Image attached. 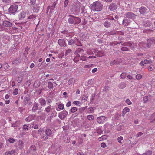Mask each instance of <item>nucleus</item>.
Masks as SVG:
<instances>
[{
	"instance_id": "f257e3e1",
	"label": "nucleus",
	"mask_w": 155,
	"mask_h": 155,
	"mask_svg": "<svg viewBox=\"0 0 155 155\" xmlns=\"http://www.w3.org/2000/svg\"><path fill=\"white\" fill-rule=\"evenodd\" d=\"M91 9L94 11H100L103 7V5L99 1H96L94 2L90 5Z\"/></svg>"
},
{
	"instance_id": "f03ea898",
	"label": "nucleus",
	"mask_w": 155,
	"mask_h": 155,
	"mask_svg": "<svg viewBox=\"0 0 155 155\" xmlns=\"http://www.w3.org/2000/svg\"><path fill=\"white\" fill-rule=\"evenodd\" d=\"M81 3L79 2H77L74 3L72 5V7L71 9V11L74 14H75L77 12H79L80 10V6Z\"/></svg>"
},
{
	"instance_id": "7ed1b4c3",
	"label": "nucleus",
	"mask_w": 155,
	"mask_h": 155,
	"mask_svg": "<svg viewBox=\"0 0 155 155\" xmlns=\"http://www.w3.org/2000/svg\"><path fill=\"white\" fill-rule=\"evenodd\" d=\"M18 8V5L14 4L11 5L9 8V12L12 14H15L17 11Z\"/></svg>"
},
{
	"instance_id": "20e7f679",
	"label": "nucleus",
	"mask_w": 155,
	"mask_h": 155,
	"mask_svg": "<svg viewBox=\"0 0 155 155\" xmlns=\"http://www.w3.org/2000/svg\"><path fill=\"white\" fill-rule=\"evenodd\" d=\"M107 118L103 116H99L97 117V122L101 124L104 123L105 121H107Z\"/></svg>"
},
{
	"instance_id": "39448f33",
	"label": "nucleus",
	"mask_w": 155,
	"mask_h": 155,
	"mask_svg": "<svg viewBox=\"0 0 155 155\" xmlns=\"http://www.w3.org/2000/svg\"><path fill=\"white\" fill-rule=\"evenodd\" d=\"M68 113L66 110H64L59 113L58 114L59 117L61 120L64 119L68 115Z\"/></svg>"
},
{
	"instance_id": "423d86ee",
	"label": "nucleus",
	"mask_w": 155,
	"mask_h": 155,
	"mask_svg": "<svg viewBox=\"0 0 155 155\" xmlns=\"http://www.w3.org/2000/svg\"><path fill=\"white\" fill-rule=\"evenodd\" d=\"M24 142L21 140H19L15 143V147L20 149H22L24 147Z\"/></svg>"
},
{
	"instance_id": "0eeeda50",
	"label": "nucleus",
	"mask_w": 155,
	"mask_h": 155,
	"mask_svg": "<svg viewBox=\"0 0 155 155\" xmlns=\"http://www.w3.org/2000/svg\"><path fill=\"white\" fill-rule=\"evenodd\" d=\"M126 17L129 18H130L132 19H134L136 18V15L133 13L128 12L125 14Z\"/></svg>"
},
{
	"instance_id": "6e6552de",
	"label": "nucleus",
	"mask_w": 155,
	"mask_h": 155,
	"mask_svg": "<svg viewBox=\"0 0 155 155\" xmlns=\"http://www.w3.org/2000/svg\"><path fill=\"white\" fill-rule=\"evenodd\" d=\"M45 133L47 136H44L41 138V139H43V140H44L45 139H48V136H50L51 134V131L50 129H46L45 130Z\"/></svg>"
},
{
	"instance_id": "1a4fd4ad",
	"label": "nucleus",
	"mask_w": 155,
	"mask_h": 155,
	"mask_svg": "<svg viewBox=\"0 0 155 155\" xmlns=\"http://www.w3.org/2000/svg\"><path fill=\"white\" fill-rule=\"evenodd\" d=\"M74 54H86L85 52H84V50L83 49L79 48H78L75 51Z\"/></svg>"
},
{
	"instance_id": "9d476101",
	"label": "nucleus",
	"mask_w": 155,
	"mask_h": 155,
	"mask_svg": "<svg viewBox=\"0 0 155 155\" xmlns=\"http://www.w3.org/2000/svg\"><path fill=\"white\" fill-rule=\"evenodd\" d=\"M36 150V147L34 145H32L31 146L29 149V150L28 151V153H31L32 154L33 153V152L35 151Z\"/></svg>"
},
{
	"instance_id": "9b49d317",
	"label": "nucleus",
	"mask_w": 155,
	"mask_h": 155,
	"mask_svg": "<svg viewBox=\"0 0 155 155\" xmlns=\"http://www.w3.org/2000/svg\"><path fill=\"white\" fill-rule=\"evenodd\" d=\"M117 7L115 3H112L110 5L109 7V9L111 11H114L116 9Z\"/></svg>"
},
{
	"instance_id": "f8f14e48",
	"label": "nucleus",
	"mask_w": 155,
	"mask_h": 155,
	"mask_svg": "<svg viewBox=\"0 0 155 155\" xmlns=\"http://www.w3.org/2000/svg\"><path fill=\"white\" fill-rule=\"evenodd\" d=\"M3 25L6 27H10L12 26V24L10 22L6 21H4Z\"/></svg>"
},
{
	"instance_id": "ddd939ff",
	"label": "nucleus",
	"mask_w": 155,
	"mask_h": 155,
	"mask_svg": "<svg viewBox=\"0 0 155 155\" xmlns=\"http://www.w3.org/2000/svg\"><path fill=\"white\" fill-rule=\"evenodd\" d=\"M147 41L149 43L147 44V46L149 48L150 47L151 43L155 44V39L153 38L149 39L147 40Z\"/></svg>"
},
{
	"instance_id": "4468645a",
	"label": "nucleus",
	"mask_w": 155,
	"mask_h": 155,
	"mask_svg": "<svg viewBox=\"0 0 155 155\" xmlns=\"http://www.w3.org/2000/svg\"><path fill=\"white\" fill-rule=\"evenodd\" d=\"M58 42L59 45L61 47L64 46H66V43L65 41L63 39H59L58 40Z\"/></svg>"
},
{
	"instance_id": "2eb2a0df",
	"label": "nucleus",
	"mask_w": 155,
	"mask_h": 155,
	"mask_svg": "<svg viewBox=\"0 0 155 155\" xmlns=\"http://www.w3.org/2000/svg\"><path fill=\"white\" fill-rule=\"evenodd\" d=\"M74 24H78L80 23L81 21V20L80 18L75 16H74Z\"/></svg>"
},
{
	"instance_id": "dca6fc26",
	"label": "nucleus",
	"mask_w": 155,
	"mask_h": 155,
	"mask_svg": "<svg viewBox=\"0 0 155 155\" xmlns=\"http://www.w3.org/2000/svg\"><path fill=\"white\" fill-rule=\"evenodd\" d=\"M78 41V40L77 39H71L68 41V44L69 45H72L76 43Z\"/></svg>"
},
{
	"instance_id": "f3484780",
	"label": "nucleus",
	"mask_w": 155,
	"mask_h": 155,
	"mask_svg": "<svg viewBox=\"0 0 155 155\" xmlns=\"http://www.w3.org/2000/svg\"><path fill=\"white\" fill-rule=\"evenodd\" d=\"M35 118V116L33 115H29L25 119V120L27 122H30L33 120Z\"/></svg>"
},
{
	"instance_id": "a211bd4d",
	"label": "nucleus",
	"mask_w": 155,
	"mask_h": 155,
	"mask_svg": "<svg viewBox=\"0 0 155 155\" xmlns=\"http://www.w3.org/2000/svg\"><path fill=\"white\" fill-rule=\"evenodd\" d=\"M121 62V61L120 60H119L118 59L117 60H114L111 62L110 65H113L115 64H119Z\"/></svg>"
},
{
	"instance_id": "6ab92c4d",
	"label": "nucleus",
	"mask_w": 155,
	"mask_h": 155,
	"mask_svg": "<svg viewBox=\"0 0 155 155\" xmlns=\"http://www.w3.org/2000/svg\"><path fill=\"white\" fill-rule=\"evenodd\" d=\"M130 22V21L129 19H124L123 20V24L125 26H127Z\"/></svg>"
},
{
	"instance_id": "aec40b11",
	"label": "nucleus",
	"mask_w": 155,
	"mask_h": 155,
	"mask_svg": "<svg viewBox=\"0 0 155 155\" xmlns=\"http://www.w3.org/2000/svg\"><path fill=\"white\" fill-rule=\"evenodd\" d=\"M38 103L36 102L35 103L32 108V110L33 112H35L38 109Z\"/></svg>"
},
{
	"instance_id": "412c9836",
	"label": "nucleus",
	"mask_w": 155,
	"mask_h": 155,
	"mask_svg": "<svg viewBox=\"0 0 155 155\" xmlns=\"http://www.w3.org/2000/svg\"><path fill=\"white\" fill-rule=\"evenodd\" d=\"M64 108V106L63 104H59L56 108V110L57 111H59L61 110H63Z\"/></svg>"
},
{
	"instance_id": "4be33fe9",
	"label": "nucleus",
	"mask_w": 155,
	"mask_h": 155,
	"mask_svg": "<svg viewBox=\"0 0 155 155\" xmlns=\"http://www.w3.org/2000/svg\"><path fill=\"white\" fill-rule=\"evenodd\" d=\"M130 109L127 107L124 108L123 110V116H124L128 112L130 111Z\"/></svg>"
},
{
	"instance_id": "5701e85b",
	"label": "nucleus",
	"mask_w": 155,
	"mask_h": 155,
	"mask_svg": "<svg viewBox=\"0 0 155 155\" xmlns=\"http://www.w3.org/2000/svg\"><path fill=\"white\" fill-rule=\"evenodd\" d=\"M139 12L141 14H144L146 12V10L145 7H141L139 10Z\"/></svg>"
},
{
	"instance_id": "b1692460",
	"label": "nucleus",
	"mask_w": 155,
	"mask_h": 155,
	"mask_svg": "<svg viewBox=\"0 0 155 155\" xmlns=\"http://www.w3.org/2000/svg\"><path fill=\"white\" fill-rule=\"evenodd\" d=\"M70 17L69 18L68 20V23L70 24H72L74 23V16L70 15Z\"/></svg>"
},
{
	"instance_id": "393cba45",
	"label": "nucleus",
	"mask_w": 155,
	"mask_h": 155,
	"mask_svg": "<svg viewBox=\"0 0 155 155\" xmlns=\"http://www.w3.org/2000/svg\"><path fill=\"white\" fill-rule=\"evenodd\" d=\"M75 55V57L73 59L74 62H76L78 61L79 60V58L80 57L79 54H74Z\"/></svg>"
},
{
	"instance_id": "a878e982",
	"label": "nucleus",
	"mask_w": 155,
	"mask_h": 155,
	"mask_svg": "<svg viewBox=\"0 0 155 155\" xmlns=\"http://www.w3.org/2000/svg\"><path fill=\"white\" fill-rule=\"evenodd\" d=\"M86 109H87L86 110V112L87 113H93L94 112V109L92 107H90Z\"/></svg>"
},
{
	"instance_id": "bb28decb",
	"label": "nucleus",
	"mask_w": 155,
	"mask_h": 155,
	"mask_svg": "<svg viewBox=\"0 0 155 155\" xmlns=\"http://www.w3.org/2000/svg\"><path fill=\"white\" fill-rule=\"evenodd\" d=\"M95 53V50L94 49H88L87 53L89 55H91L93 54V53Z\"/></svg>"
},
{
	"instance_id": "cd10ccee",
	"label": "nucleus",
	"mask_w": 155,
	"mask_h": 155,
	"mask_svg": "<svg viewBox=\"0 0 155 155\" xmlns=\"http://www.w3.org/2000/svg\"><path fill=\"white\" fill-rule=\"evenodd\" d=\"M30 100L29 97L28 96H27L25 97L24 100V104L25 105H26L27 103Z\"/></svg>"
},
{
	"instance_id": "c85d7f7f",
	"label": "nucleus",
	"mask_w": 155,
	"mask_h": 155,
	"mask_svg": "<svg viewBox=\"0 0 155 155\" xmlns=\"http://www.w3.org/2000/svg\"><path fill=\"white\" fill-rule=\"evenodd\" d=\"M126 86V84L124 82H121L120 83L119 85V87L120 88H124Z\"/></svg>"
},
{
	"instance_id": "c756f323",
	"label": "nucleus",
	"mask_w": 155,
	"mask_h": 155,
	"mask_svg": "<svg viewBox=\"0 0 155 155\" xmlns=\"http://www.w3.org/2000/svg\"><path fill=\"white\" fill-rule=\"evenodd\" d=\"M39 101L41 105L45 106L46 105L45 101L42 98H41L39 100Z\"/></svg>"
},
{
	"instance_id": "7c9ffc66",
	"label": "nucleus",
	"mask_w": 155,
	"mask_h": 155,
	"mask_svg": "<svg viewBox=\"0 0 155 155\" xmlns=\"http://www.w3.org/2000/svg\"><path fill=\"white\" fill-rule=\"evenodd\" d=\"M20 123L18 121H16L15 123L12 124V126L13 127H18L20 125Z\"/></svg>"
},
{
	"instance_id": "2f4dec72",
	"label": "nucleus",
	"mask_w": 155,
	"mask_h": 155,
	"mask_svg": "<svg viewBox=\"0 0 155 155\" xmlns=\"http://www.w3.org/2000/svg\"><path fill=\"white\" fill-rule=\"evenodd\" d=\"M15 153V151L13 150L7 152L5 153V155H13Z\"/></svg>"
},
{
	"instance_id": "473e14b6",
	"label": "nucleus",
	"mask_w": 155,
	"mask_h": 155,
	"mask_svg": "<svg viewBox=\"0 0 155 155\" xmlns=\"http://www.w3.org/2000/svg\"><path fill=\"white\" fill-rule=\"evenodd\" d=\"M51 109V106H48L47 107L45 110V111L47 113H49Z\"/></svg>"
},
{
	"instance_id": "72a5a7b5",
	"label": "nucleus",
	"mask_w": 155,
	"mask_h": 155,
	"mask_svg": "<svg viewBox=\"0 0 155 155\" xmlns=\"http://www.w3.org/2000/svg\"><path fill=\"white\" fill-rule=\"evenodd\" d=\"M87 118L89 120H92L94 119V117L93 115H89L87 116Z\"/></svg>"
},
{
	"instance_id": "f704fd0d",
	"label": "nucleus",
	"mask_w": 155,
	"mask_h": 155,
	"mask_svg": "<svg viewBox=\"0 0 155 155\" xmlns=\"http://www.w3.org/2000/svg\"><path fill=\"white\" fill-rule=\"evenodd\" d=\"M104 26L106 27H110V23L108 21H106L104 23Z\"/></svg>"
},
{
	"instance_id": "c9c22d12",
	"label": "nucleus",
	"mask_w": 155,
	"mask_h": 155,
	"mask_svg": "<svg viewBox=\"0 0 155 155\" xmlns=\"http://www.w3.org/2000/svg\"><path fill=\"white\" fill-rule=\"evenodd\" d=\"M73 103L76 105L79 106L81 104V102L78 101H74Z\"/></svg>"
},
{
	"instance_id": "e433bc0d",
	"label": "nucleus",
	"mask_w": 155,
	"mask_h": 155,
	"mask_svg": "<svg viewBox=\"0 0 155 155\" xmlns=\"http://www.w3.org/2000/svg\"><path fill=\"white\" fill-rule=\"evenodd\" d=\"M87 106H86L80 108L79 109V112L81 113H82L87 108Z\"/></svg>"
},
{
	"instance_id": "4c0bfd02",
	"label": "nucleus",
	"mask_w": 155,
	"mask_h": 155,
	"mask_svg": "<svg viewBox=\"0 0 155 155\" xmlns=\"http://www.w3.org/2000/svg\"><path fill=\"white\" fill-rule=\"evenodd\" d=\"M19 16V17H20V18H24L25 16V13L23 12H21L20 13Z\"/></svg>"
},
{
	"instance_id": "58836bf2",
	"label": "nucleus",
	"mask_w": 155,
	"mask_h": 155,
	"mask_svg": "<svg viewBox=\"0 0 155 155\" xmlns=\"http://www.w3.org/2000/svg\"><path fill=\"white\" fill-rule=\"evenodd\" d=\"M48 87L49 89H51L53 87V83L51 82H49L48 83Z\"/></svg>"
},
{
	"instance_id": "ea45409f",
	"label": "nucleus",
	"mask_w": 155,
	"mask_h": 155,
	"mask_svg": "<svg viewBox=\"0 0 155 155\" xmlns=\"http://www.w3.org/2000/svg\"><path fill=\"white\" fill-rule=\"evenodd\" d=\"M88 58L85 56H81L80 57V59L83 61H85L87 60Z\"/></svg>"
},
{
	"instance_id": "a19ab883",
	"label": "nucleus",
	"mask_w": 155,
	"mask_h": 155,
	"mask_svg": "<svg viewBox=\"0 0 155 155\" xmlns=\"http://www.w3.org/2000/svg\"><path fill=\"white\" fill-rule=\"evenodd\" d=\"M77 110V108L75 107H74L71 109V112L73 113L75 112Z\"/></svg>"
},
{
	"instance_id": "79ce46f5",
	"label": "nucleus",
	"mask_w": 155,
	"mask_h": 155,
	"mask_svg": "<svg viewBox=\"0 0 155 155\" xmlns=\"http://www.w3.org/2000/svg\"><path fill=\"white\" fill-rule=\"evenodd\" d=\"M87 85H92L93 84V81L92 79H89L87 81Z\"/></svg>"
},
{
	"instance_id": "37998d69",
	"label": "nucleus",
	"mask_w": 155,
	"mask_h": 155,
	"mask_svg": "<svg viewBox=\"0 0 155 155\" xmlns=\"http://www.w3.org/2000/svg\"><path fill=\"white\" fill-rule=\"evenodd\" d=\"M9 65L7 64H5L3 65V68L5 69H7L9 68Z\"/></svg>"
},
{
	"instance_id": "c03bdc74",
	"label": "nucleus",
	"mask_w": 155,
	"mask_h": 155,
	"mask_svg": "<svg viewBox=\"0 0 155 155\" xmlns=\"http://www.w3.org/2000/svg\"><path fill=\"white\" fill-rule=\"evenodd\" d=\"M148 98L147 96H145L143 99V102L144 103H146L148 101Z\"/></svg>"
},
{
	"instance_id": "a18cd8bd",
	"label": "nucleus",
	"mask_w": 155,
	"mask_h": 155,
	"mask_svg": "<svg viewBox=\"0 0 155 155\" xmlns=\"http://www.w3.org/2000/svg\"><path fill=\"white\" fill-rule=\"evenodd\" d=\"M143 62L145 64H147L152 63V61L151 60H145Z\"/></svg>"
},
{
	"instance_id": "49530a36",
	"label": "nucleus",
	"mask_w": 155,
	"mask_h": 155,
	"mask_svg": "<svg viewBox=\"0 0 155 155\" xmlns=\"http://www.w3.org/2000/svg\"><path fill=\"white\" fill-rule=\"evenodd\" d=\"M18 89L17 88L15 89L13 92V94L14 95H16L18 93Z\"/></svg>"
},
{
	"instance_id": "de8ad7c7",
	"label": "nucleus",
	"mask_w": 155,
	"mask_h": 155,
	"mask_svg": "<svg viewBox=\"0 0 155 155\" xmlns=\"http://www.w3.org/2000/svg\"><path fill=\"white\" fill-rule=\"evenodd\" d=\"M71 52V50L70 49H68L66 51L65 55L66 56L68 55Z\"/></svg>"
},
{
	"instance_id": "09e8293b",
	"label": "nucleus",
	"mask_w": 155,
	"mask_h": 155,
	"mask_svg": "<svg viewBox=\"0 0 155 155\" xmlns=\"http://www.w3.org/2000/svg\"><path fill=\"white\" fill-rule=\"evenodd\" d=\"M87 97L86 96H84L81 99V101L83 102H84L87 99Z\"/></svg>"
},
{
	"instance_id": "8fccbe9b",
	"label": "nucleus",
	"mask_w": 155,
	"mask_h": 155,
	"mask_svg": "<svg viewBox=\"0 0 155 155\" xmlns=\"http://www.w3.org/2000/svg\"><path fill=\"white\" fill-rule=\"evenodd\" d=\"M32 127L34 128L35 129H37L38 127V126L36 124L33 123L31 124Z\"/></svg>"
},
{
	"instance_id": "3c124183",
	"label": "nucleus",
	"mask_w": 155,
	"mask_h": 155,
	"mask_svg": "<svg viewBox=\"0 0 155 155\" xmlns=\"http://www.w3.org/2000/svg\"><path fill=\"white\" fill-rule=\"evenodd\" d=\"M126 103L129 105H130L132 104V102L129 99H127L125 101Z\"/></svg>"
},
{
	"instance_id": "603ef678",
	"label": "nucleus",
	"mask_w": 155,
	"mask_h": 155,
	"mask_svg": "<svg viewBox=\"0 0 155 155\" xmlns=\"http://www.w3.org/2000/svg\"><path fill=\"white\" fill-rule=\"evenodd\" d=\"M142 78V76L139 74H137L136 76V78L137 80H140Z\"/></svg>"
},
{
	"instance_id": "864d4df0",
	"label": "nucleus",
	"mask_w": 155,
	"mask_h": 155,
	"mask_svg": "<svg viewBox=\"0 0 155 155\" xmlns=\"http://www.w3.org/2000/svg\"><path fill=\"white\" fill-rule=\"evenodd\" d=\"M123 137L122 136H120L117 138V140L119 143H121V141L123 140Z\"/></svg>"
},
{
	"instance_id": "5fc2aeb1",
	"label": "nucleus",
	"mask_w": 155,
	"mask_h": 155,
	"mask_svg": "<svg viewBox=\"0 0 155 155\" xmlns=\"http://www.w3.org/2000/svg\"><path fill=\"white\" fill-rule=\"evenodd\" d=\"M8 141L10 143H13L15 141V140L12 138H9L8 139Z\"/></svg>"
},
{
	"instance_id": "6e6d98bb",
	"label": "nucleus",
	"mask_w": 155,
	"mask_h": 155,
	"mask_svg": "<svg viewBox=\"0 0 155 155\" xmlns=\"http://www.w3.org/2000/svg\"><path fill=\"white\" fill-rule=\"evenodd\" d=\"M126 73H122L120 75V77L124 79L126 77Z\"/></svg>"
},
{
	"instance_id": "4d7b16f0",
	"label": "nucleus",
	"mask_w": 155,
	"mask_h": 155,
	"mask_svg": "<svg viewBox=\"0 0 155 155\" xmlns=\"http://www.w3.org/2000/svg\"><path fill=\"white\" fill-rule=\"evenodd\" d=\"M23 80V78L22 77H20L18 78L17 81L18 83L21 82Z\"/></svg>"
},
{
	"instance_id": "13d9d810",
	"label": "nucleus",
	"mask_w": 155,
	"mask_h": 155,
	"mask_svg": "<svg viewBox=\"0 0 155 155\" xmlns=\"http://www.w3.org/2000/svg\"><path fill=\"white\" fill-rule=\"evenodd\" d=\"M68 2V0H65L64 1V7H66L67 6Z\"/></svg>"
},
{
	"instance_id": "bf43d9fd",
	"label": "nucleus",
	"mask_w": 155,
	"mask_h": 155,
	"mask_svg": "<svg viewBox=\"0 0 155 155\" xmlns=\"http://www.w3.org/2000/svg\"><path fill=\"white\" fill-rule=\"evenodd\" d=\"M152 151H148L146 153H144L143 155H151L152 154Z\"/></svg>"
},
{
	"instance_id": "052dcab7",
	"label": "nucleus",
	"mask_w": 155,
	"mask_h": 155,
	"mask_svg": "<svg viewBox=\"0 0 155 155\" xmlns=\"http://www.w3.org/2000/svg\"><path fill=\"white\" fill-rule=\"evenodd\" d=\"M3 2L6 4H9L11 2V0H3Z\"/></svg>"
},
{
	"instance_id": "680f3d73",
	"label": "nucleus",
	"mask_w": 155,
	"mask_h": 155,
	"mask_svg": "<svg viewBox=\"0 0 155 155\" xmlns=\"http://www.w3.org/2000/svg\"><path fill=\"white\" fill-rule=\"evenodd\" d=\"M121 50L123 51H127L128 50V48L127 47H124L121 48Z\"/></svg>"
},
{
	"instance_id": "e2e57ef3",
	"label": "nucleus",
	"mask_w": 155,
	"mask_h": 155,
	"mask_svg": "<svg viewBox=\"0 0 155 155\" xmlns=\"http://www.w3.org/2000/svg\"><path fill=\"white\" fill-rule=\"evenodd\" d=\"M23 129L24 130L26 131L28 130V126H27V124L24 125L23 127Z\"/></svg>"
},
{
	"instance_id": "0e129e2a",
	"label": "nucleus",
	"mask_w": 155,
	"mask_h": 155,
	"mask_svg": "<svg viewBox=\"0 0 155 155\" xmlns=\"http://www.w3.org/2000/svg\"><path fill=\"white\" fill-rule=\"evenodd\" d=\"M101 145V147L103 148H105L106 147V144L104 143H102Z\"/></svg>"
},
{
	"instance_id": "69168bd1",
	"label": "nucleus",
	"mask_w": 155,
	"mask_h": 155,
	"mask_svg": "<svg viewBox=\"0 0 155 155\" xmlns=\"http://www.w3.org/2000/svg\"><path fill=\"white\" fill-rule=\"evenodd\" d=\"M35 16L34 15H32L29 16L28 17V19H32L34 18H35Z\"/></svg>"
},
{
	"instance_id": "338daca9",
	"label": "nucleus",
	"mask_w": 155,
	"mask_h": 155,
	"mask_svg": "<svg viewBox=\"0 0 155 155\" xmlns=\"http://www.w3.org/2000/svg\"><path fill=\"white\" fill-rule=\"evenodd\" d=\"M30 3L32 5H34L35 4L36 0H30Z\"/></svg>"
},
{
	"instance_id": "774afa93",
	"label": "nucleus",
	"mask_w": 155,
	"mask_h": 155,
	"mask_svg": "<svg viewBox=\"0 0 155 155\" xmlns=\"http://www.w3.org/2000/svg\"><path fill=\"white\" fill-rule=\"evenodd\" d=\"M72 79H70L68 81V83L69 85H71L72 84Z\"/></svg>"
}]
</instances>
